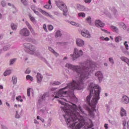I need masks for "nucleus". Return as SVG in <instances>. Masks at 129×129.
Wrapping results in <instances>:
<instances>
[{
    "mask_svg": "<svg viewBox=\"0 0 129 129\" xmlns=\"http://www.w3.org/2000/svg\"><path fill=\"white\" fill-rule=\"evenodd\" d=\"M88 89L90 90V94L86 98V102L89 106L95 108L100 98V87L97 85L93 86L92 83L89 86Z\"/></svg>",
    "mask_w": 129,
    "mask_h": 129,
    "instance_id": "obj_1",
    "label": "nucleus"
},
{
    "mask_svg": "<svg viewBox=\"0 0 129 129\" xmlns=\"http://www.w3.org/2000/svg\"><path fill=\"white\" fill-rule=\"evenodd\" d=\"M56 4L58 8L63 12V15L67 16L68 8H67V6H66L65 4L62 1H58L56 2Z\"/></svg>",
    "mask_w": 129,
    "mask_h": 129,
    "instance_id": "obj_2",
    "label": "nucleus"
},
{
    "mask_svg": "<svg viewBox=\"0 0 129 129\" xmlns=\"http://www.w3.org/2000/svg\"><path fill=\"white\" fill-rule=\"evenodd\" d=\"M82 55H83V52L82 50H78L77 48H75L74 53L73 54H71V56L72 57L73 60H75L79 57H80V56H82Z\"/></svg>",
    "mask_w": 129,
    "mask_h": 129,
    "instance_id": "obj_3",
    "label": "nucleus"
},
{
    "mask_svg": "<svg viewBox=\"0 0 129 129\" xmlns=\"http://www.w3.org/2000/svg\"><path fill=\"white\" fill-rule=\"evenodd\" d=\"M24 47L26 49V52L29 54L33 53V44L32 43H25Z\"/></svg>",
    "mask_w": 129,
    "mask_h": 129,
    "instance_id": "obj_4",
    "label": "nucleus"
},
{
    "mask_svg": "<svg viewBox=\"0 0 129 129\" xmlns=\"http://www.w3.org/2000/svg\"><path fill=\"white\" fill-rule=\"evenodd\" d=\"M20 34L21 36L29 37V36H30V31L27 28H23L20 31Z\"/></svg>",
    "mask_w": 129,
    "mask_h": 129,
    "instance_id": "obj_5",
    "label": "nucleus"
},
{
    "mask_svg": "<svg viewBox=\"0 0 129 129\" xmlns=\"http://www.w3.org/2000/svg\"><path fill=\"white\" fill-rule=\"evenodd\" d=\"M81 35L83 37H85V38H88V39L90 38L91 35L90 33H89L88 30H82L81 31Z\"/></svg>",
    "mask_w": 129,
    "mask_h": 129,
    "instance_id": "obj_6",
    "label": "nucleus"
},
{
    "mask_svg": "<svg viewBox=\"0 0 129 129\" xmlns=\"http://www.w3.org/2000/svg\"><path fill=\"white\" fill-rule=\"evenodd\" d=\"M76 44L79 47H82V46H84V41L81 39H77L76 40Z\"/></svg>",
    "mask_w": 129,
    "mask_h": 129,
    "instance_id": "obj_7",
    "label": "nucleus"
},
{
    "mask_svg": "<svg viewBox=\"0 0 129 129\" xmlns=\"http://www.w3.org/2000/svg\"><path fill=\"white\" fill-rule=\"evenodd\" d=\"M95 76L98 78L99 81H101L103 78V75L100 72H97L95 74Z\"/></svg>",
    "mask_w": 129,
    "mask_h": 129,
    "instance_id": "obj_8",
    "label": "nucleus"
},
{
    "mask_svg": "<svg viewBox=\"0 0 129 129\" xmlns=\"http://www.w3.org/2000/svg\"><path fill=\"white\" fill-rule=\"evenodd\" d=\"M95 25H96V27H100L101 28L102 27H104V23H102L99 20L96 21Z\"/></svg>",
    "mask_w": 129,
    "mask_h": 129,
    "instance_id": "obj_9",
    "label": "nucleus"
},
{
    "mask_svg": "<svg viewBox=\"0 0 129 129\" xmlns=\"http://www.w3.org/2000/svg\"><path fill=\"white\" fill-rule=\"evenodd\" d=\"M42 79H43V76H42V75H41V74L40 73H37V80L38 83H41Z\"/></svg>",
    "mask_w": 129,
    "mask_h": 129,
    "instance_id": "obj_10",
    "label": "nucleus"
},
{
    "mask_svg": "<svg viewBox=\"0 0 129 129\" xmlns=\"http://www.w3.org/2000/svg\"><path fill=\"white\" fill-rule=\"evenodd\" d=\"M122 101L123 102V103H125V104H127L129 102V98L126 96H124L122 98Z\"/></svg>",
    "mask_w": 129,
    "mask_h": 129,
    "instance_id": "obj_11",
    "label": "nucleus"
},
{
    "mask_svg": "<svg viewBox=\"0 0 129 129\" xmlns=\"http://www.w3.org/2000/svg\"><path fill=\"white\" fill-rule=\"evenodd\" d=\"M39 12H40V13H41V14H42V15H44L46 17H49V18H52V15L49 14V13L46 12V11H45L42 9H40L39 10Z\"/></svg>",
    "mask_w": 129,
    "mask_h": 129,
    "instance_id": "obj_12",
    "label": "nucleus"
},
{
    "mask_svg": "<svg viewBox=\"0 0 129 129\" xmlns=\"http://www.w3.org/2000/svg\"><path fill=\"white\" fill-rule=\"evenodd\" d=\"M86 110H88L90 117H92V118H94V113H93V111H92L91 109L88 107L87 108Z\"/></svg>",
    "mask_w": 129,
    "mask_h": 129,
    "instance_id": "obj_13",
    "label": "nucleus"
},
{
    "mask_svg": "<svg viewBox=\"0 0 129 129\" xmlns=\"http://www.w3.org/2000/svg\"><path fill=\"white\" fill-rule=\"evenodd\" d=\"M44 8H45V9H47V10L52 9V4L51 3V0L48 1V5L44 6Z\"/></svg>",
    "mask_w": 129,
    "mask_h": 129,
    "instance_id": "obj_14",
    "label": "nucleus"
},
{
    "mask_svg": "<svg viewBox=\"0 0 129 129\" xmlns=\"http://www.w3.org/2000/svg\"><path fill=\"white\" fill-rule=\"evenodd\" d=\"M121 116H126V111L123 108H121V112H120Z\"/></svg>",
    "mask_w": 129,
    "mask_h": 129,
    "instance_id": "obj_15",
    "label": "nucleus"
},
{
    "mask_svg": "<svg viewBox=\"0 0 129 129\" xmlns=\"http://www.w3.org/2000/svg\"><path fill=\"white\" fill-rule=\"evenodd\" d=\"M119 26L120 28H121V29H123V30H125V29H126V26L124 23H119Z\"/></svg>",
    "mask_w": 129,
    "mask_h": 129,
    "instance_id": "obj_16",
    "label": "nucleus"
},
{
    "mask_svg": "<svg viewBox=\"0 0 129 129\" xmlns=\"http://www.w3.org/2000/svg\"><path fill=\"white\" fill-rule=\"evenodd\" d=\"M11 73H12V71H11V70L6 71L4 73V76H8V75H10V74H11Z\"/></svg>",
    "mask_w": 129,
    "mask_h": 129,
    "instance_id": "obj_17",
    "label": "nucleus"
},
{
    "mask_svg": "<svg viewBox=\"0 0 129 129\" xmlns=\"http://www.w3.org/2000/svg\"><path fill=\"white\" fill-rule=\"evenodd\" d=\"M61 36H62V34H61V31L59 30L57 31L55 33V37L58 38V37H61Z\"/></svg>",
    "mask_w": 129,
    "mask_h": 129,
    "instance_id": "obj_18",
    "label": "nucleus"
},
{
    "mask_svg": "<svg viewBox=\"0 0 129 129\" xmlns=\"http://www.w3.org/2000/svg\"><path fill=\"white\" fill-rule=\"evenodd\" d=\"M16 100H17V101L23 102V99H22V96H18V97H16Z\"/></svg>",
    "mask_w": 129,
    "mask_h": 129,
    "instance_id": "obj_19",
    "label": "nucleus"
},
{
    "mask_svg": "<svg viewBox=\"0 0 129 129\" xmlns=\"http://www.w3.org/2000/svg\"><path fill=\"white\" fill-rule=\"evenodd\" d=\"M26 78L27 80H30V81H33V77L30 75L26 76Z\"/></svg>",
    "mask_w": 129,
    "mask_h": 129,
    "instance_id": "obj_20",
    "label": "nucleus"
},
{
    "mask_svg": "<svg viewBox=\"0 0 129 129\" xmlns=\"http://www.w3.org/2000/svg\"><path fill=\"white\" fill-rule=\"evenodd\" d=\"M111 28L113 30V31H114V32H116V33H117V32H118V29H117L116 28V27L112 26V27H111Z\"/></svg>",
    "mask_w": 129,
    "mask_h": 129,
    "instance_id": "obj_21",
    "label": "nucleus"
},
{
    "mask_svg": "<svg viewBox=\"0 0 129 129\" xmlns=\"http://www.w3.org/2000/svg\"><path fill=\"white\" fill-rule=\"evenodd\" d=\"M11 28L12 30H17V25H15V24L12 23L11 24Z\"/></svg>",
    "mask_w": 129,
    "mask_h": 129,
    "instance_id": "obj_22",
    "label": "nucleus"
},
{
    "mask_svg": "<svg viewBox=\"0 0 129 129\" xmlns=\"http://www.w3.org/2000/svg\"><path fill=\"white\" fill-rule=\"evenodd\" d=\"M79 17H82V18H85V13H80L78 14Z\"/></svg>",
    "mask_w": 129,
    "mask_h": 129,
    "instance_id": "obj_23",
    "label": "nucleus"
},
{
    "mask_svg": "<svg viewBox=\"0 0 129 129\" xmlns=\"http://www.w3.org/2000/svg\"><path fill=\"white\" fill-rule=\"evenodd\" d=\"M119 40H121V37L120 36H118L115 39V42H116V43H118V42H119Z\"/></svg>",
    "mask_w": 129,
    "mask_h": 129,
    "instance_id": "obj_24",
    "label": "nucleus"
},
{
    "mask_svg": "<svg viewBox=\"0 0 129 129\" xmlns=\"http://www.w3.org/2000/svg\"><path fill=\"white\" fill-rule=\"evenodd\" d=\"M86 21H87L89 24H91V17H89L87 18V19H86Z\"/></svg>",
    "mask_w": 129,
    "mask_h": 129,
    "instance_id": "obj_25",
    "label": "nucleus"
},
{
    "mask_svg": "<svg viewBox=\"0 0 129 129\" xmlns=\"http://www.w3.org/2000/svg\"><path fill=\"white\" fill-rule=\"evenodd\" d=\"M49 94L45 93L44 94V95L42 96V98L43 100L45 99L46 97H47V96H48Z\"/></svg>",
    "mask_w": 129,
    "mask_h": 129,
    "instance_id": "obj_26",
    "label": "nucleus"
},
{
    "mask_svg": "<svg viewBox=\"0 0 129 129\" xmlns=\"http://www.w3.org/2000/svg\"><path fill=\"white\" fill-rule=\"evenodd\" d=\"M12 80L13 81V84H16V83H17V78L16 77H13Z\"/></svg>",
    "mask_w": 129,
    "mask_h": 129,
    "instance_id": "obj_27",
    "label": "nucleus"
},
{
    "mask_svg": "<svg viewBox=\"0 0 129 129\" xmlns=\"http://www.w3.org/2000/svg\"><path fill=\"white\" fill-rule=\"evenodd\" d=\"M26 24L27 25V26H28V27L29 28V29L32 31V26H31V25H30V23H29V22H26Z\"/></svg>",
    "mask_w": 129,
    "mask_h": 129,
    "instance_id": "obj_28",
    "label": "nucleus"
},
{
    "mask_svg": "<svg viewBox=\"0 0 129 129\" xmlns=\"http://www.w3.org/2000/svg\"><path fill=\"white\" fill-rule=\"evenodd\" d=\"M16 60H17V59H16V58H14L13 59L10 60V65H13V63H15V62H16Z\"/></svg>",
    "mask_w": 129,
    "mask_h": 129,
    "instance_id": "obj_29",
    "label": "nucleus"
},
{
    "mask_svg": "<svg viewBox=\"0 0 129 129\" xmlns=\"http://www.w3.org/2000/svg\"><path fill=\"white\" fill-rule=\"evenodd\" d=\"M71 24L73 26H76V27H78V26H79V24L75 23V22H71Z\"/></svg>",
    "mask_w": 129,
    "mask_h": 129,
    "instance_id": "obj_30",
    "label": "nucleus"
},
{
    "mask_svg": "<svg viewBox=\"0 0 129 129\" xmlns=\"http://www.w3.org/2000/svg\"><path fill=\"white\" fill-rule=\"evenodd\" d=\"M48 29L49 31H52V30H53V29H54V27L52 25H48Z\"/></svg>",
    "mask_w": 129,
    "mask_h": 129,
    "instance_id": "obj_31",
    "label": "nucleus"
},
{
    "mask_svg": "<svg viewBox=\"0 0 129 129\" xmlns=\"http://www.w3.org/2000/svg\"><path fill=\"white\" fill-rule=\"evenodd\" d=\"M124 46H125V48L126 50H128V45L127 44V41H125L124 43Z\"/></svg>",
    "mask_w": 129,
    "mask_h": 129,
    "instance_id": "obj_32",
    "label": "nucleus"
},
{
    "mask_svg": "<svg viewBox=\"0 0 129 129\" xmlns=\"http://www.w3.org/2000/svg\"><path fill=\"white\" fill-rule=\"evenodd\" d=\"M31 73V70L30 69H27L25 71V74H30Z\"/></svg>",
    "mask_w": 129,
    "mask_h": 129,
    "instance_id": "obj_33",
    "label": "nucleus"
},
{
    "mask_svg": "<svg viewBox=\"0 0 129 129\" xmlns=\"http://www.w3.org/2000/svg\"><path fill=\"white\" fill-rule=\"evenodd\" d=\"M31 93V88H28L27 89V95L28 96H30Z\"/></svg>",
    "mask_w": 129,
    "mask_h": 129,
    "instance_id": "obj_34",
    "label": "nucleus"
},
{
    "mask_svg": "<svg viewBox=\"0 0 129 129\" xmlns=\"http://www.w3.org/2000/svg\"><path fill=\"white\" fill-rule=\"evenodd\" d=\"M22 3L24 5V6H27V0H21Z\"/></svg>",
    "mask_w": 129,
    "mask_h": 129,
    "instance_id": "obj_35",
    "label": "nucleus"
},
{
    "mask_svg": "<svg viewBox=\"0 0 129 129\" xmlns=\"http://www.w3.org/2000/svg\"><path fill=\"white\" fill-rule=\"evenodd\" d=\"M79 109L80 110L82 113H84V111H83V109L81 107V106H79Z\"/></svg>",
    "mask_w": 129,
    "mask_h": 129,
    "instance_id": "obj_36",
    "label": "nucleus"
},
{
    "mask_svg": "<svg viewBox=\"0 0 129 129\" xmlns=\"http://www.w3.org/2000/svg\"><path fill=\"white\" fill-rule=\"evenodd\" d=\"M29 19H30V21H31V22H33V17H32V14H29Z\"/></svg>",
    "mask_w": 129,
    "mask_h": 129,
    "instance_id": "obj_37",
    "label": "nucleus"
},
{
    "mask_svg": "<svg viewBox=\"0 0 129 129\" xmlns=\"http://www.w3.org/2000/svg\"><path fill=\"white\" fill-rule=\"evenodd\" d=\"M53 84H54V85H60V84H61V83L59 82H54L53 83Z\"/></svg>",
    "mask_w": 129,
    "mask_h": 129,
    "instance_id": "obj_38",
    "label": "nucleus"
},
{
    "mask_svg": "<svg viewBox=\"0 0 129 129\" xmlns=\"http://www.w3.org/2000/svg\"><path fill=\"white\" fill-rule=\"evenodd\" d=\"M1 4L3 7H6V6L7 5V4L6 3V2L5 1H2Z\"/></svg>",
    "mask_w": 129,
    "mask_h": 129,
    "instance_id": "obj_39",
    "label": "nucleus"
},
{
    "mask_svg": "<svg viewBox=\"0 0 129 129\" xmlns=\"http://www.w3.org/2000/svg\"><path fill=\"white\" fill-rule=\"evenodd\" d=\"M48 49L50 51V52H51V53H53L55 52V50H54V49H53V48H52L51 47H49Z\"/></svg>",
    "mask_w": 129,
    "mask_h": 129,
    "instance_id": "obj_40",
    "label": "nucleus"
},
{
    "mask_svg": "<svg viewBox=\"0 0 129 129\" xmlns=\"http://www.w3.org/2000/svg\"><path fill=\"white\" fill-rule=\"evenodd\" d=\"M16 118H20V116L18 114V111H16V114L15 115Z\"/></svg>",
    "mask_w": 129,
    "mask_h": 129,
    "instance_id": "obj_41",
    "label": "nucleus"
},
{
    "mask_svg": "<svg viewBox=\"0 0 129 129\" xmlns=\"http://www.w3.org/2000/svg\"><path fill=\"white\" fill-rule=\"evenodd\" d=\"M44 30H45V32H48L47 30V26H46L45 24L43 25V26Z\"/></svg>",
    "mask_w": 129,
    "mask_h": 129,
    "instance_id": "obj_42",
    "label": "nucleus"
},
{
    "mask_svg": "<svg viewBox=\"0 0 129 129\" xmlns=\"http://www.w3.org/2000/svg\"><path fill=\"white\" fill-rule=\"evenodd\" d=\"M109 61L112 63V64H113V59H112V58H109Z\"/></svg>",
    "mask_w": 129,
    "mask_h": 129,
    "instance_id": "obj_43",
    "label": "nucleus"
},
{
    "mask_svg": "<svg viewBox=\"0 0 129 129\" xmlns=\"http://www.w3.org/2000/svg\"><path fill=\"white\" fill-rule=\"evenodd\" d=\"M84 2L86 4H88V3H91V0H84Z\"/></svg>",
    "mask_w": 129,
    "mask_h": 129,
    "instance_id": "obj_44",
    "label": "nucleus"
},
{
    "mask_svg": "<svg viewBox=\"0 0 129 129\" xmlns=\"http://www.w3.org/2000/svg\"><path fill=\"white\" fill-rule=\"evenodd\" d=\"M54 55H55V56H56V57H58V56H59V54L58 53H57L56 51H54L53 52Z\"/></svg>",
    "mask_w": 129,
    "mask_h": 129,
    "instance_id": "obj_45",
    "label": "nucleus"
},
{
    "mask_svg": "<svg viewBox=\"0 0 129 129\" xmlns=\"http://www.w3.org/2000/svg\"><path fill=\"white\" fill-rule=\"evenodd\" d=\"M112 12H113L114 14L115 15V14H116V13H117V11H116V10L113 9L112 10Z\"/></svg>",
    "mask_w": 129,
    "mask_h": 129,
    "instance_id": "obj_46",
    "label": "nucleus"
},
{
    "mask_svg": "<svg viewBox=\"0 0 129 129\" xmlns=\"http://www.w3.org/2000/svg\"><path fill=\"white\" fill-rule=\"evenodd\" d=\"M126 124V120L123 121V125L124 126H125Z\"/></svg>",
    "mask_w": 129,
    "mask_h": 129,
    "instance_id": "obj_47",
    "label": "nucleus"
},
{
    "mask_svg": "<svg viewBox=\"0 0 129 129\" xmlns=\"http://www.w3.org/2000/svg\"><path fill=\"white\" fill-rule=\"evenodd\" d=\"M108 125V124H105V125H104V127H105L106 129L108 128V127L107 126Z\"/></svg>",
    "mask_w": 129,
    "mask_h": 129,
    "instance_id": "obj_48",
    "label": "nucleus"
},
{
    "mask_svg": "<svg viewBox=\"0 0 129 129\" xmlns=\"http://www.w3.org/2000/svg\"><path fill=\"white\" fill-rule=\"evenodd\" d=\"M8 48L7 46H5L4 47V51H7V50H8Z\"/></svg>",
    "mask_w": 129,
    "mask_h": 129,
    "instance_id": "obj_49",
    "label": "nucleus"
},
{
    "mask_svg": "<svg viewBox=\"0 0 129 129\" xmlns=\"http://www.w3.org/2000/svg\"><path fill=\"white\" fill-rule=\"evenodd\" d=\"M34 12L36 15H39V12L36 11L35 10H34Z\"/></svg>",
    "mask_w": 129,
    "mask_h": 129,
    "instance_id": "obj_50",
    "label": "nucleus"
},
{
    "mask_svg": "<svg viewBox=\"0 0 129 129\" xmlns=\"http://www.w3.org/2000/svg\"><path fill=\"white\" fill-rule=\"evenodd\" d=\"M105 41H109V38L108 37H106V38H105Z\"/></svg>",
    "mask_w": 129,
    "mask_h": 129,
    "instance_id": "obj_51",
    "label": "nucleus"
},
{
    "mask_svg": "<svg viewBox=\"0 0 129 129\" xmlns=\"http://www.w3.org/2000/svg\"><path fill=\"white\" fill-rule=\"evenodd\" d=\"M127 128H129V121H128L127 122Z\"/></svg>",
    "mask_w": 129,
    "mask_h": 129,
    "instance_id": "obj_52",
    "label": "nucleus"
},
{
    "mask_svg": "<svg viewBox=\"0 0 129 129\" xmlns=\"http://www.w3.org/2000/svg\"><path fill=\"white\" fill-rule=\"evenodd\" d=\"M82 9H79V10H80V11H84V7H82Z\"/></svg>",
    "mask_w": 129,
    "mask_h": 129,
    "instance_id": "obj_53",
    "label": "nucleus"
},
{
    "mask_svg": "<svg viewBox=\"0 0 129 129\" xmlns=\"http://www.w3.org/2000/svg\"><path fill=\"white\" fill-rule=\"evenodd\" d=\"M34 123H39V122H38V121H37V120L34 119Z\"/></svg>",
    "mask_w": 129,
    "mask_h": 129,
    "instance_id": "obj_54",
    "label": "nucleus"
},
{
    "mask_svg": "<svg viewBox=\"0 0 129 129\" xmlns=\"http://www.w3.org/2000/svg\"><path fill=\"white\" fill-rule=\"evenodd\" d=\"M101 30L103 31V32H105V33H107V30H105L103 29H101Z\"/></svg>",
    "mask_w": 129,
    "mask_h": 129,
    "instance_id": "obj_55",
    "label": "nucleus"
},
{
    "mask_svg": "<svg viewBox=\"0 0 129 129\" xmlns=\"http://www.w3.org/2000/svg\"><path fill=\"white\" fill-rule=\"evenodd\" d=\"M105 39V38L103 37H101V40H102L103 41Z\"/></svg>",
    "mask_w": 129,
    "mask_h": 129,
    "instance_id": "obj_56",
    "label": "nucleus"
},
{
    "mask_svg": "<svg viewBox=\"0 0 129 129\" xmlns=\"http://www.w3.org/2000/svg\"><path fill=\"white\" fill-rule=\"evenodd\" d=\"M0 89H4V87L2 85H0Z\"/></svg>",
    "mask_w": 129,
    "mask_h": 129,
    "instance_id": "obj_57",
    "label": "nucleus"
},
{
    "mask_svg": "<svg viewBox=\"0 0 129 129\" xmlns=\"http://www.w3.org/2000/svg\"><path fill=\"white\" fill-rule=\"evenodd\" d=\"M55 90H56V89H55V88H52V89H51V91H55Z\"/></svg>",
    "mask_w": 129,
    "mask_h": 129,
    "instance_id": "obj_58",
    "label": "nucleus"
},
{
    "mask_svg": "<svg viewBox=\"0 0 129 129\" xmlns=\"http://www.w3.org/2000/svg\"><path fill=\"white\" fill-rule=\"evenodd\" d=\"M6 105H7V106H10V104L6 103Z\"/></svg>",
    "mask_w": 129,
    "mask_h": 129,
    "instance_id": "obj_59",
    "label": "nucleus"
},
{
    "mask_svg": "<svg viewBox=\"0 0 129 129\" xmlns=\"http://www.w3.org/2000/svg\"><path fill=\"white\" fill-rule=\"evenodd\" d=\"M8 6H9V7H11L12 6V4H11V3H8Z\"/></svg>",
    "mask_w": 129,
    "mask_h": 129,
    "instance_id": "obj_60",
    "label": "nucleus"
},
{
    "mask_svg": "<svg viewBox=\"0 0 129 129\" xmlns=\"http://www.w3.org/2000/svg\"><path fill=\"white\" fill-rule=\"evenodd\" d=\"M37 119H40V116H37Z\"/></svg>",
    "mask_w": 129,
    "mask_h": 129,
    "instance_id": "obj_61",
    "label": "nucleus"
},
{
    "mask_svg": "<svg viewBox=\"0 0 129 129\" xmlns=\"http://www.w3.org/2000/svg\"><path fill=\"white\" fill-rule=\"evenodd\" d=\"M14 106H15V107H18V105L15 104V105H14Z\"/></svg>",
    "mask_w": 129,
    "mask_h": 129,
    "instance_id": "obj_62",
    "label": "nucleus"
},
{
    "mask_svg": "<svg viewBox=\"0 0 129 129\" xmlns=\"http://www.w3.org/2000/svg\"><path fill=\"white\" fill-rule=\"evenodd\" d=\"M66 59H68L67 57H64V58H63L64 60H66Z\"/></svg>",
    "mask_w": 129,
    "mask_h": 129,
    "instance_id": "obj_63",
    "label": "nucleus"
},
{
    "mask_svg": "<svg viewBox=\"0 0 129 129\" xmlns=\"http://www.w3.org/2000/svg\"><path fill=\"white\" fill-rule=\"evenodd\" d=\"M105 96H107V93H105Z\"/></svg>",
    "mask_w": 129,
    "mask_h": 129,
    "instance_id": "obj_64",
    "label": "nucleus"
}]
</instances>
